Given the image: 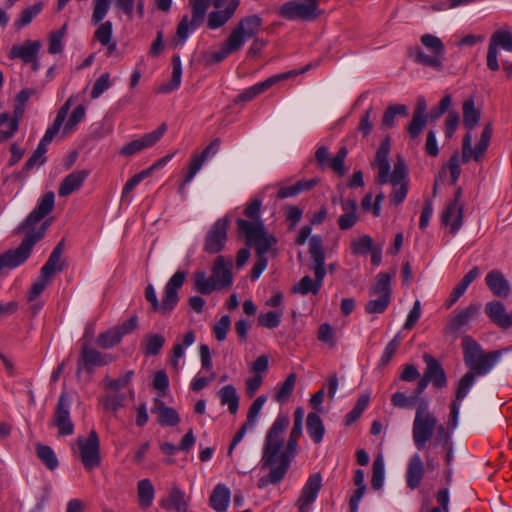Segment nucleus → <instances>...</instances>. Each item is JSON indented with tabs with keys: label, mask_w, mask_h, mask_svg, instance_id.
<instances>
[{
	"label": "nucleus",
	"mask_w": 512,
	"mask_h": 512,
	"mask_svg": "<svg viewBox=\"0 0 512 512\" xmlns=\"http://www.w3.org/2000/svg\"><path fill=\"white\" fill-rule=\"evenodd\" d=\"M186 275L185 271L180 270L173 274L164 287L161 301L158 300L154 286L147 285L145 299L150 303L151 311L166 315L174 310L179 301L178 290L183 286Z\"/></svg>",
	"instance_id": "423d86ee"
},
{
	"label": "nucleus",
	"mask_w": 512,
	"mask_h": 512,
	"mask_svg": "<svg viewBox=\"0 0 512 512\" xmlns=\"http://www.w3.org/2000/svg\"><path fill=\"white\" fill-rule=\"evenodd\" d=\"M408 116V108L403 104H395L387 107L382 118V127L391 128L394 126L395 117Z\"/></svg>",
	"instance_id": "603ef678"
},
{
	"label": "nucleus",
	"mask_w": 512,
	"mask_h": 512,
	"mask_svg": "<svg viewBox=\"0 0 512 512\" xmlns=\"http://www.w3.org/2000/svg\"><path fill=\"white\" fill-rule=\"evenodd\" d=\"M35 448L37 457L49 470L53 471L58 467L57 456L50 446L38 443Z\"/></svg>",
	"instance_id": "49530a36"
},
{
	"label": "nucleus",
	"mask_w": 512,
	"mask_h": 512,
	"mask_svg": "<svg viewBox=\"0 0 512 512\" xmlns=\"http://www.w3.org/2000/svg\"><path fill=\"white\" fill-rule=\"evenodd\" d=\"M384 478H385L384 461L381 456H378L374 460L373 466H372V479H371L372 488L375 490L381 489L384 484Z\"/></svg>",
	"instance_id": "6e6d98bb"
},
{
	"label": "nucleus",
	"mask_w": 512,
	"mask_h": 512,
	"mask_svg": "<svg viewBox=\"0 0 512 512\" xmlns=\"http://www.w3.org/2000/svg\"><path fill=\"white\" fill-rule=\"evenodd\" d=\"M18 129L16 119H10L6 113L0 114V142L12 137Z\"/></svg>",
	"instance_id": "5fc2aeb1"
},
{
	"label": "nucleus",
	"mask_w": 512,
	"mask_h": 512,
	"mask_svg": "<svg viewBox=\"0 0 512 512\" xmlns=\"http://www.w3.org/2000/svg\"><path fill=\"white\" fill-rule=\"evenodd\" d=\"M486 285L499 297H506L510 293V285L505 276L499 270L490 271L485 278Z\"/></svg>",
	"instance_id": "2f4dec72"
},
{
	"label": "nucleus",
	"mask_w": 512,
	"mask_h": 512,
	"mask_svg": "<svg viewBox=\"0 0 512 512\" xmlns=\"http://www.w3.org/2000/svg\"><path fill=\"white\" fill-rule=\"evenodd\" d=\"M240 50L238 45L228 36V38L221 44L218 50L206 51L203 54V61L205 65L212 66L222 62L230 54Z\"/></svg>",
	"instance_id": "393cba45"
},
{
	"label": "nucleus",
	"mask_w": 512,
	"mask_h": 512,
	"mask_svg": "<svg viewBox=\"0 0 512 512\" xmlns=\"http://www.w3.org/2000/svg\"><path fill=\"white\" fill-rule=\"evenodd\" d=\"M321 487L322 477L320 473L310 475L296 503L298 509L309 511V507L315 502Z\"/></svg>",
	"instance_id": "6ab92c4d"
},
{
	"label": "nucleus",
	"mask_w": 512,
	"mask_h": 512,
	"mask_svg": "<svg viewBox=\"0 0 512 512\" xmlns=\"http://www.w3.org/2000/svg\"><path fill=\"white\" fill-rule=\"evenodd\" d=\"M42 7V3H36L22 10L19 14V18L14 22V27L21 29L30 24L33 18L41 12Z\"/></svg>",
	"instance_id": "864d4df0"
},
{
	"label": "nucleus",
	"mask_w": 512,
	"mask_h": 512,
	"mask_svg": "<svg viewBox=\"0 0 512 512\" xmlns=\"http://www.w3.org/2000/svg\"><path fill=\"white\" fill-rule=\"evenodd\" d=\"M262 23V18L256 14L246 16L233 28L229 37L241 49L246 39L253 38L259 32Z\"/></svg>",
	"instance_id": "ddd939ff"
},
{
	"label": "nucleus",
	"mask_w": 512,
	"mask_h": 512,
	"mask_svg": "<svg viewBox=\"0 0 512 512\" xmlns=\"http://www.w3.org/2000/svg\"><path fill=\"white\" fill-rule=\"evenodd\" d=\"M273 86V80H269L268 78L262 82H259L247 89H245L242 93L237 95L234 102H248L263 93L264 91L268 90L270 87Z\"/></svg>",
	"instance_id": "a18cd8bd"
},
{
	"label": "nucleus",
	"mask_w": 512,
	"mask_h": 512,
	"mask_svg": "<svg viewBox=\"0 0 512 512\" xmlns=\"http://www.w3.org/2000/svg\"><path fill=\"white\" fill-rule=\"evenodd\" d=\"M77 448L84 468L91 471L97 468L101 463L100 442L95 430H91L88 437L77 438Z\"/></svg>",
	"instance_id": "9b49d317"
},
{
	"label": "nucleus",
	"mask_w": 512,
	"mask_h": 512,
	"mask_svg": "<svg viewBox=\"0 0 512 512\" xmlns=\"http://www.w3.org/2000/svg\"><path fill=\"white\" fill-rule=\"evenodd\" d=\"M155 490L149 479H142L137 483V497L139 506L146 510L151 507Z\"/></svg>",
	"instance_id": "79ce46f5"
},
{
	"label": "nucleus",
	"mask_w": 512,
	"mask_h": 512,
	"mask_svg": "<svg viewBox=\"0 0 512 512\" xmlns=\"http://www.w3.org/2000/svg\"><path fill=\"white\" fill-rule=\"evenodd\" d=\"M465 365L471 370L459 380L456 389V400H463L475 382V375L483 376L489 373L499 361L502 351L485 353L482 347L471 337L465 336L462 340Z\"/></svg>",
	"instance_id": "7ed1b4c3"
},
{
	"label": "nucleus",
	"mask_w": 512,
	"mask_h": 512,
	"mask_svg": "<svg viewBox=\"0 0 512 512\" xmlns=\"http://www.w3.org/2000/svg\"><path fill=\"white\" fill-rule=\"evenodd\" d=\"M182 77V63L180 56L178 54H174L172 57V75L171 79L168 83L162 84L158 88V92L160 93H169L179 88L181 84Z\"/></svg>",
	"instance_id": "ea45409f"
},
{
	"label": "nucleus",
	"mask_w": 512,
	"mask_h": 512,
	"mask_svg": "<svg viewBox=\"0 0 512 512\" xmlns=\"http://www.w3.org/2000/svg\"><path fill=\"white\" fill-rule=\"evenodd\" d=\"M479 311L480 306L474 303L460 311H457L449 318L445 331L451 334L458 333L463 326L467 325L468 322L479 313Z\"/></svg>",
	"instance_id": "5701e85b"
},
{
	"label": "nucleus",
	"mask_w": 512,
	"mask_h": 512,
	"mask_svg": "<svg viewBox=\"0 0 512 512\" xmlns=\"http://www.w3.org/2000/svg\"><path fill=\"white\" fill-rule=\"evenodd\" d=\"M121 340L120 332L115 327H111L98 335L96 343L100 348L110 349L119 344Z\"/></svg>",
	"instance_id": "09e8293b"
},
{
	"label": "nucleus",
	"mask_w": 512,
	"mask_h": 512,
	"mask_svg": "<svg viewBox=\"0 0 512 512\" xmlns=\"http://www.w3.org/2000/svg\"><path fill=\"white\" fill-rule=\"evenodd\" d=\"M85 113L86 109L83 105H78L75 107L66 124L64 125L63 133H70L76 127V125L84 119Z\"/></svg>",
	"instance_id": "774afa93"
},
{
	"label": "nucleus",
	"mask_w": 512,
	"mask_h": 512,
	"mask_svg": "<svg viewBox=\"0 0 512 512\" xmlns=\"http://www.w3.org/2000/svg\"><path fill=\"white\" fill-rule=\"evenodd\" d=\"M210 2L211 0H190L192 7V27H199L203 23Z\"/></svg>",
	"instance_id": "3c124183"
},
{
	"label": "nucleus",
	"mask_w": 512,
	"mask_h": 512,
	"mask_svg": "<svg viewBox=\"0 0 512 512\" xmlns=\"http://www.w3.org/2000/svg\"><path fill=\"white\" fill-rule=\"evenodd\" d=\"M309 253L312 260L310 269L314 271L315 280L313 281L309 276H304L293 287V292L301 295H307L308 293L317 294L322 286L326 271L321 236L314 235L310 238Z\"/></svg>",
	"instance_id": "39448f33"
},
{
	"label": "nucleus",
	"mask_w": 512,
	"mask_h": 512,
	"mask_svg": "<svg viewBox=\"0 0 512 512\" xmlns=\"http://www.w3.org/2000/svg\"><path fill=\"white\" fill-rule=\"evenodd\" d=\"M125 401V395L124 394H112V395H106L102 398H100L99 402L100 405L103 407L106 411H111L114 414L123 407Z\"/></svg>",
	"instance_id": "bf43d9fd"
},
{
	"label": "nucleus",
	"mask_w": 512,
	"mask_h": 512,
	"mask_svg": "<svg viewBox=\"0 0 512 512\" xmlns=\"http://www.w3.org/2000/svg\"><path fill=\"white\" fill-rule=\"evenodd\" d=\"M57 135L56 132H54L51 129H47L44 136L40 140L36 150L33 152L31 157L26 161L24 169L29 171L35 166H41L46 162L45 153L47 151V146L53 138Z\"/></svg>",
	"instance_id": "a878e982"
},
{
	"label": "nucleus",
	"mask_w": 512,
	"mask_h": 512,
	"mask_svg": "<svg viewBox=\"0 0 512 512\" xmlns=\"http://www.w3.org/2000/svg\"><path fill=\"white\" fill-rule=\"evenodd\" d=\"M318 183L317 179L299 180L290 186H280L276 197L278 199H286L295 197L303 191L311 190Z\"/></svg>",
	"instance_id": "e433bc0d"
},
{
	"label": "nucleus",
	"mask_w": 512,
	"mask_h": 512,
	"mask_svg": "<svg viewBox=\"0 0 512 512\" xmlns=\"http://www.w3.org/2000/svg\"><path fill=\"white\" fill-rule=\"evenodd\" d=\"M87 170H78L68 174L60 183L58 194L60 197H66L79 190L88 177Z\"/></svg>",
	"instance_id": "bb28decb"
},
{
	"label": "nucleus",
	"mask_w": 512,
	"mask_h": 512,
	"mask_svg": "<svg viewBox=\"0 0 512 512\" xmlns=\"http://www.w3.org/2000/svg\"><path fill=\"white\" fill-rule=\"evenodd\" d=\"M423 360L426 363L423 375L432 383L433 387L437 389L446 387L447 377L440 362L427 353L423 355Z\"/></svg>",
	"instance_id": "412c9836"
},
{
	"label": "nucleus",
	"mask_w": 512,
	"mask_h": 512,
	"mask_svg": "<svg viewBox=\"0 0 512 512\" xmlns=\"http://www.w3.org/2000/svg\"><path fill=\"white\" fill-rule=\"evenodd\" d=\"M212 278L218 290L230 286L233 281L232 260L218 256L212 268Z\"/></svg>",
	"instance_id": "aec40b11"
},
{
	"label": "nucleus",
	"mask_w": 512,
	"mask_h": 512,
	"mask_svg": "<svg viewBox=\"0 0 512 512\" xmlns=\"http://www.w3.org/2000/svg\"><path fill=\"white\" fill-rule=\"evenodd\" d=\"M420 42L422 47L416 46L410 49V58L417 64L441 71L446 53L442 40L433 34L427 33L420 37Z\"/></svg>",
	"instance_id": "0eeeda50"
},
{
	"label": "nucleus",
	"mask_w": 512,
	"mask_h": 512,
	"mask_svg": "<svg viewBox=\"0 0 512 512\" xmlns=\"http://www.w3.org/2000/svg\"><path fill=\"white\" fill-rule=\"evenodd\" d=\"M228 223L227 218H220L209 229L204 241V250L207 253L216 254L224 248L227 241Z\"/></svg>",
	"instance_id": "dca6fc26"
},
{
	"label": "nucleus",
	"mask_w": 512,
	"mask_h": 512,
	"mask_svg": "<svg viewBox=\"0 0 512 512\" xmlns=\"http://www.w3.org/2000/svg\"><path fill=\"white\" fill-rule=\"evenodd\" d=\"M391 149L390 137H385L375 155L373 165L377 167L378 172L375 178L377 184L383 185L388 183L389 176H391V165L389 162V153Z\"/></svg>",
	"instance_id": "f3484780"
},
{
	"label": "nucleus",
	"mask_w": 512,
	"mask_h": 512,
	"mask_svg": "<svg viewBox=\"0 0 512 512\" xmlns=\"http://www.w3.org/2000/svg\"><path fill=\"white\" fill-rule=\"evenodd\" d=\"M55 195L52 191L44 194L37 206L27 218L17 227L16 232L25 231V237L16 249H10L0 255V270L13 269L23 264L30 256L34 245L45 235L50 223L41 221L53 209Z\"/></svg>",
	"instance_id": "f03ea898"
},
{
	"label": "nucleus",
	"mask_w": 512,
	"mask_h": 512,
	"mask_svg": "<svg viewBox=\"0 0 512 512\" xmlns=\"http://www.w3.org/2000/svg\"><path fill=\"white\" fill-rule=\"evenodd\" d=\"M66 32V24L59 30L53 31L49 37V48L48 51L51 54L61 53L63 50L62 40Z\"/></svg>",
	"instance_id": "338daca9"
},
{
	"label": "nucleus",
	"mask_w": 512,
	"mask_h": 512,
	"mask_svg": "<svg viewBox=\"0 0 512 512\" xmlns=\"http://www.w3.org/2000/svg\"><path fill=\"white\" fill-rule=\"evenodd\" d=\"M152 412L158 415V422L163 426H175L180 422L177 411L158 399L155 400Z\"/></svg>",
	"instance_id": "c9c22d12"
},
{
	"label": "nucleus",
	"mask_w": 512,
	"mask_h": 512,
	"mask_svg": "<svg viewBox=\"0 0 512 512\" xmlns=\"http://www.w3.org/2000/svg\"><path fill=\"white\" fill-rule=\"evenodd\" d=\"M64 248V241L61 240L51 252L48 260L41 268L40 272L50 278L64 269V263L61 262V255Z\"/></svg>",
	"instance_id": "f704fd0d"
},
{
	"label": "nucleus",
	"mask_w": 512,
	"mask_h": 512,
	"mask_svg": "<svg viewBox=\"0 0 512 512\" xmlns=\"http://www.w3.org/2000/svg\"><path fill=\"white\" fill-rule=\"evenodd\" d=\"M388 183H391L394 187L390 195V202L398 206L405 200L408 193V170L401 157H398L394 163Z\"/></svg>",
	"instance_id": "f8f14e48"
},
{
	"label": "nucleus",
	"mask_w": 512,
	"mask_h": 512,
	"mask_svg": "<svg viewBox=\"0 0 512 512\" xmlns=\"http://www.w3.org/2000/svg\"><path fill=\"white\" fill-rule=\"evenodd\" d=\"M194 280V289L204 295L212 293L214 290H218L217 286L214 282V279L207 278V275L204 271H197L193 276Z\"/></svg>",
	"instance_id": "de8ad7c7"
},
{
	"label": "nucleus",
	"mask_w": 512,
	"mask_h": 512,
	"mask_svg": "<svg viewBox=\"0 0 512 512\" xmlns=\"http://www.w3.org/2000/svg\"><path fill=\"white\" fill-rule=\"evenodd\" d=\"M221 139L215 138L210 144L202 151L201 154L193 155L192 159L188 166V173L184 178V183L181 186V190L184 188L186 184L192 181L194 176L200 171L203 163L211 156H214L220 149Z\"/></svg>",
	"instance_id": "a211bd4d"
},
{
	"label": "nucleus",
	"mask_w": 512,
	"mask_h": 512,
	"mask_svg": "<svg viewBox=\"0 0 512 512\" xmlns=\"http://www.w3.org/2000/svg\"><path fill=\"white\" fill-rule=\"evenodd\" d=\"M111 6V0H94L91 22L94 25L102 23Z\"/></svg>",
	"instance_id": "0e129e2a"
},
{
	"label": "nucleus",
	"mask_w": 512,
	"mask_h": 512,
	"mask_svg": "<svg viewBox=\"0 0 512 512\" xmlns=\"http://www.w3.org/2000/svg\"><path fill=\"white\" fill-rule=\"evenodd\" d=\"M437 418L429 410V402L425 399H420L416 408L415 418L412 425V438L415 447L418 450L425 449V467L429 470H433L437 462L431 455L430 449L434 444H430L426 448L427 442H429L435 431L437 432L436 441L447 445L449 441V434L447 433L443 425H437Z\"/></svg>",
	"instance_id": "20e7f679"
},
{
	"label": "nucleus",
	"mask_w": 512,
	"mask_h": 512,
	"mask_svg": "<svg viewBox=\"0 0 512 512\" xmlns=\"http://www.w3.org/2000/svg\"><path fill=\"white\" fill-rule=\"evenodd\" d=\"M480 110L475 108L473 98H469L463 103V123L468 130H472L480 120Z\"/></svg>",
	"instance_id": "c03bdc74"
},
{
	"label": "nucleus",
	"mask_w": 512,
	"mask_h": 512,
	"mask_svg": "<svg viewBox=\"0 0 512 512\" xmlns=\"http://www.w3.org/2000/svg\"><path fill=\"white\" fill-rule=\"evenodd\" d=\"M485 313L494 324L502 329L512 326V313H507L504 304L500 301L488 302L485 306Z\"/></svg>",
	"instance_id": "b1692460"
},
{
	"label": "nucleus",
	"mask_w": 512,
	"mask_h": 512,
	"mask_svg": "<svg viewBox=\"0 0 512 512\" xmlns=\"http://www.w3.org/2000/svg\"><path fill=\"white\" fill-rule=\"evenodd\" d=\"M115 357L112 354H102L88 345H83L81 349L80 361L85 366H104L112 363Z\"/></svg>",
	"instance_id": "c85d7f7f"
},
{
	"label": "nucleus",
	"mask_w": 512,
	"mask_h": 512,
	"mask_svg": "<svg viewBox=\"0 0 512 512\" xmlns=\"http://www.w3.org/2000/svg\"><path fill=\"white\" fill-rule=\"evenodd\" d=\"M113 35V24L107 20L99 23L97 29L94 32L93 38L97 40L101 45L109 44Z\"/></svg>",
	"instance_id": "680f3d73"
},
{
	"label": "nucleus",
	"mask_w": 512,
	"mask_h": 512,
	"mask_svg": "<svg viewBox=\"0 0 512 512\" xmlns=\"http://www.w3.org/2000/svg\"><path fill=\"white\" fill-rule=\"evenodd\" d=\"M236 224L239 233L245 237L246 243L255 247L257 256H264L277 242L276 238L266 231L262 221L251 222L239 218Z\"/></svg>",
	"instance_id": "6e6552de"
},
{
	"label": "nucleus",
	"mask_w": 512,
	"mask_h": 512,
	"mask_svg": "<svg viewBox=\"0 0 512 512\" xmlns=\"http://www.w3.org/2000/svg\"><path fill=\"white\" fill-rule=\"evenodd\" d=\"M370 397L368 394L361 395L354 408L345 416V425L349 426L360 418L364 410L367 408Z\"/></svg>",
	"instance_id": "4d7b16f0"
},
{
	"label": "nucleus",
	"mask_w": 512,
	"mask_h": 512,
	"mask_svg": "<svg viewBox=\"0 0 512 512\" xmlns=\"http://www.w3.org/2000/svg\"><path fill=\"white\" fill-rule=\"evenodd\" d=\"M306 428L310 438L315 444L322 442L325 434V426L317 413H308L306 419Z\"/></svg>",
	"instance_id": "4c0bfd02"
},
{
	"label": "nucleus",
	"mask_w": 512,
	"mask_h": 512,
	"mask_svg": "<svg viewBox=\"0 0 512 512\" xmlns=\"http://www.w3.org/2000/svg\"><path fill=\"white\" fill-rule=\"evenodd\" d=\"M373 243V239L369 235H363L351 241V251L354 255L367 254L374 248Z\"/></svg>",
	"instance_id": "13d9d810"
},
{
	"label": "nucleus",
	"mask_w": 512,
	"mask_h": 512,
	"mask_svg": "<svg viewBox=\"0 0 512 512\" xmlns=\"http://www.w3.org/2000/svg\"><path fill=\"white\" fill-rule=\"evenodd\" d=\"M281 317V311H269L267 313H262L258 316V324L269 329L276 328L281 323Z\"/></svg>",
	"instance_id": "69168bd1"
},
{
	"label": "nucleus",
	"mask_w": 512,
	"mask_h": 512,
	"mask_svg": "<svg viewBox=\"0 0 512 512\" xmlns=\"http://www.w3.org/2000/svg\"><path fill=\"white\" fill-rule=\"evenodd\" d=\"M343 214L338 218V226L341 230L351 229L358 221L357 204L353 199L341 202Z\"/></svg>",
	"instance_id": "72a5a7b5"
},
{
	"label": "nucleus",
	"mask_w": 512,
	"mask_h": 512,
	"mask_svg": "<svg viewBox=\"0 0 512 512\" xmlns=\"http://www.w3.org/2000/svg\"><path fill=\"white\" fill-rule=\"evenodd\" d=\"M296 379L297 376L295 373H291L287 376L285 381L280 385L277 392L275 393V401L281 404L288 401L289 397L291 396L295 388Z\"/></svg>",
	"instance_id": "8fccbe9b"
},
{
	"label": "nucleus",
	"mask_w": 512,
	"mask_h": 512,
	"mask_svg": "<svg viewBox=\"0 0 512 512\" xmlns=\"http://www.w3.org/2000/svg\"><path fill=\"white\" fill-rule=\"evenodd\" d=\"M319 0H294L285 2L278 11L280 17L288 20H315L320 11Z\"/></svg>",
	"instance_id": "9d476101"
},
{
	"label": "nucleus",
	"mask_w": 512,
	"mask_h": 512,
	"mask_svg": "<svg viewBox=\"0 0 512 512\" xmlns=\"http://www.w3.org/2000/svg\"><path fill=\"white\" fill-rule=\"evenodd\" d=\"M303 418V408L297 407L294 411V423L286 445H284V432L289 426V417L279 414L274 420L266 433L261 457V469L268 468L269 472L258 480V488L263 489L270 484H279L284 479L292 460L298 453V440L302 435Z\"/></svg>",
	"instance_id": "f257e3e1"
},
{
	"label": "nucleus",
	"mask_w": 512,
	"mask_h": 512,
	"mask_svg": "<svg viewBox=\"0 0 512 512\" xmlns=\"http://www.w3.org/2000/svg\"><path fill=\"white\" fill-rule=\"evenodd\" d=\"M218 396L222 405H227L228 410L231 414H235L238 410L239 406V396L236 392V389L232 385L223 386L219 392Z\"/></svg>",
	"instance_id": "37998d69"
},
{
	"label": "nucleus",
	"mask_w": 512,
	"mask_h": 512,
	"mask_svg": "<svg viewBox=\"0 0 512 512\" xmlns=\"http://www.w3.org/2000/svg\"><path fill=\"white\" fill-rule=\"evenodd\" d=\"M165 343L164 336L160 334H152L146 336L144 353L147 356H155L162 349Z\"/></svg>",
	"instance_id": "e2e57ef3"
},
{
	"label": "nucleus",
	"mask_w": 512,
	"mask_h": 512,
	"mask_svg": "<svg viewBox=\"0 0 512 512\" xmlns=\"http://www.w3.org/2000/svg\"><path fill=\"white\" fill-rule=\"evenodd\" d=\"M230 502V490L222 484L216 485L211 496L210 505L217 512H225Z\"/></svg>",
	"instance_id": "a19ab883"
},
{
	"label": "nucleus",
	"mask_w": 512,
	"mask_h": 512,
	"mask_svg": "<svg viewBox=\"0 0 512 512\" xmlns=\"http://www.w3.org/2000/svg\"><path fill=\"white\" fill-rule=\"evenodd\" d=\"M376 115L372 107H369L360 117L357 127L363 137H367L373 130Z\"/></svg>",
	"instance_id": "052dcab7"
},
{
	"label": "nucleus",
	"mask_w": 512,
	"mask_h": 512,
	"mask_svg": "<svg viewBox=\"0 0 512 512\" xmlns=\"http://www.w3.org/2000/svg\"><path fill=\"white\" fill-rule=\"evenodd\" d=\"M463 209L464 205L448 203L442 213V223L445 225H450V230L453 234L459 231L463 225Z\"/></svg>",
	"instance_id": "cd10ccee"
},
{
	"label": "nucleus",
	"mask_w": 512,
	"mask_h": 512,
	"mask_svg": "<svg viewBox=\"0 0 512 512\" xmlns=\"http://www.w3.org/2000/svg\"><path fill=\"white\" fill-rule=\"evenodd\" d=\"M396 274L379 273L376 278V283L370 289V299L365 305V311L368 314H381L383 313L391 300V286L390 282L392 277Z\"/></svg>",
	"instance_id": "1a4fd4ad"
},
{
	"label": "nucleus",
	"mask_w": 512,
	"mask_h": 512,
	"mask_svg": "<svg viewBox=\"0 0 512 512\" xmlns=\"http://www.w3.org/2000/svg\"><path fill=\"white\" fill-rule=\"evenodd\" d=\"M240 1L234 0L230 5L223 7L224 10L217 9L208 15V27L210 29H218L225 25L234 15L239 6Z\"/></svg>",
	"instance_id": "c756f323"
},
{
	"label": "nucleus",
	"mask_w": 512,
	"mask_h": 512,
	"mask_svg": "<svg viewBox=\"0 0 512 512\" xmlns=\"http://www.w3.org/2000/svg\"><path fill=\"white\" fill-rule=\"evenodd\" d=\"M166 130L167 125L162 123L156 130L122 146L119 150V154L125 157H131L149 147H152L161 139Z\"/></svg>",
	"instance_id": "4468645a"
},
{
	"label": "nucleus",
	"mask_w": 512,
	"mask_h": 512,
	"mask_svg": "<svg viewBox=\"0 0 512 512\" xmlns=\"http://www.w3.org/2000/svg\"><path fill=\"white\" fill-rule=\"evenodd\" d=\"M489 144L478 142L475 149L472 148V135L468 132L464 138L462 143V162L467 163L470 159H474L475 161H480L484 156Z\"/></svg>",
	"instance_id": "473e14b6"
},
{
	"label": "nucleus",
	"mask_w": 512,
	"mask_h": 512,
	"mask_svg": "<svg viewBox=\"0 0 512 512\" xmlns=\"http://www.w3.org/2000/svg\"><path fill=\"white\" fill-rule=\"evenodd\" d=\"M71 399L66 393H61L55 408L53 424L58 428L59 436H69L74 432L70 419Z\"/></svg>",
	"instance_id": "2eb2a0df"
},
{
	"label": "nucleus",
	"mask_w": 512,
	"mask_h": 512,
	"mask_svg": "<svg viewBox=\"0 0 512 512\" xmlns=\"http://www.w3.org/2000/svg\"><path fill=\"white\" fill-rule=\"evenodd\" d=\"M425 475V464L419 453H414L407 463L405 480L407 487L415 490L423 480Z\"/></svg>",
	"instance_id": "4be33fe9"
},
{
	"label": "nucleus",
	"mask_w": 512,
	"mask_h": 512,
	"mask_svg": "<svg viewBox=\"0 0 512 512\" xmlns=\"http://www.w3.org/2000/svg\"><path fill=\"white\" fill-rule=\"evenodd\" d=\"M162 506L166 510L186 512L188 504L187 501L185 500V493L177 486H173L168 498L162 501Z\"/></svg>",
	"instance_id": "58836bf2"
},
{
	"label": "nucleus",
	"mask_w": 512,
	"mask_h": 512,
	"mask_svg": "<svg viewBox=\"0 0 512 512\" xmlns=\"http://www.w3.org/2000/svg\"><path fill=\"white\" fill-rule=\"evenodd\" d=\"M40 46L39 41H26L23 45H13L9 57L19 58L24 63H30L36 59Z\"/></svg>",
	"instance_id": "7c9ffc66"
}]
</instances>
